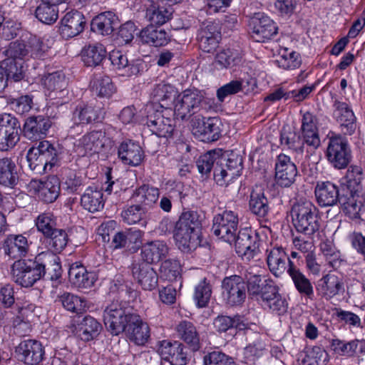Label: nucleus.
<instances>
[{
  "label": "nucleus",
  "mask_w": 365,
  "mask_h": 365,
  "mask_svg": "<svg viewBox=\"0 0 365 365\" xmlns=\"http://www.w3.org/2000/svg\"><path fill=\"white\" fill-rule=\"evenodd\" d=\"M317 118L311 113L304 114L302 121V134L303 140L295 131L290 128H283L281 131L280 141L282 145L289 149L302 151L303 145H307V153H315L319 147V134L317 127Z\"/></svg>",
  "instance_id": "obj_1"
},
{
  "label": "nucleus",
  "mask_w": 365,
  "mask_h": 365,
  "mask_svg": "<svg viewBox=\"0 0 365 365\" xmlns=\"http://www.w3.org/2000/svg\"><path fill=\"white\" fill-rule=\"evenodd\" d=\"M201 217L197 211H183L175 222L173 237L179 249L182 252H190L200 244L199 232Z\"/></svg>",
  "instance_id": "obj_2"
},
{
  "label": "nucleus",
  "mask_w": 365,
  "mask_h": 365,
  "mask_svg": "<svg viewBox=\"0 0 365 365\" xmlns=\"http://www.w3.org/2000/svg\"><path fill=\"white\" fill-rule=\"evenodd\" d=\"M136 314L133 308L125 302L113 301L103 311V322L108 332L118 336L128 327Z\"/></svg>",
  "instance_id": "obj_3"
},
{
  "label": "nucleus",
  "mask_w": 365,
  "mask_h": 365,
  "mask_svg": "<svg viewBox=\"0 0 365 365\" xmlns=\"http://www.w3.org/2000/svg\"><path fill=\"white\" fill-rule=\"evenodd\" d=\"M319 211L310 201H299L295 202L291 209L293 225L298 232L306 235L317 232L319 237Z\"/></svg>",
  "instance_id": "obj_4"
},
{
  "label": "nucleus",
  "mask_w": 365,
  "mask_h": 365,
  "mask_svg": "<svg viewBox=\"0 0 365 365\" xmlns=\"http://www.w3.org/2000/svg\"><path fill=\"white\" fill-rule=\"evenodd\" d=\"M169 103L156 105L148 110L146 124L150 130L160 138H170L175 131L174 112Z\"/></svg>",
  "instance_id": "obj_5"
},
{
  "label": "nucleus",
  "mask_w": 365,
  "mask_h": 365,
  "mask_svg": "<svg viewBox=\"0 0 365 365\" xmlns=\"http://www.w3.org/2000/svg\"><path fill=\"white\" fill-rule=\"evenodd\" d=\"M205 99L201 91L197 89H186L179 94L174 108L176 119L187 120L192 115L202 109H206Z\"/></svg>",
  "instance_id": "obj_6"
},
{
  "label": "nucleus",
  "mask_w": 365,
  "mask_h": 365,
  "mask_svg": "<svg viewBox=\"0 0 365 365\" xmlns=\"http://www.w3.org/2000/svg\"><path fill=\"white\" fill-rule=\"evenodd\" d=\"M43 269L41 268L37 255L34 259H19L11 266V277L17 284L29 288L43 277Z\"/></svg>",
  "instance_id": "obj_7"
},
{
  "label": "nucleus",
  "mask_w": 365,
  "mask_h": 365,
  "mask_svg": "<svg viewBox=\"0 0 365 365\" xmlns=\"http://www.w3.org/2000/svg\"><path fill=\"white\" fill-rule=\"evenodd\" d=\"M222 297L230 307H240L245 302L247 286L243 277L239 275L226 277L222 281Z\"/></svg>",
  "instance_id": "obj_8"
},
{
  "label": "nucleus",
  "mask_w": 365,
  "mask_h": 365,
  "mask_svg": "<svg viewBox=\"0 0 365 365\" xmlns=\"http://www.w3.org/2000/svg\"><path fill=\"white\" fill-rule=\"evenodd\" d=\"M239 218L232 210H225L213 218L212 230L215 235L230 244L238 232Z\"/></svg>",
  "instance_id": "obj_9"
},
{
  "label": "nucleus",
  "mask_w": 365,
  "mask_h": 365,
  "mask_svg": "<svg viewBox=\"0 0 365 365\" xmlns=\"http://www.w3.org/2000/svg\"><path fill=\"white\" fill-rule=\"evenodd\" d=\"M21 124L10 113L0 114V150L6 151L19 141Z\"/></svg>",
  "instance_id": "obj_10"
},
{
  "label": "nucleus",
  "mask_w": 365,
  "mask_h": 365,
  "mask_svg": "<svg viewBox=\"0 0 365 365\" xmlns=\"http://www.w3.org/2000/svg\"><path fill=\"white\" fill-rule=\"evenodd\" d=\"M251 36L257 42H264L277 35L276 23L264 13H255L249 20Z\"/></svg>",
  "instance_id": "obj_11"
},
{
  "label": "nucleus",
  "mask_w": 365,
  "mask_h": 365,
  "mask_svg": "<svg viewBox=\"0 0 365 365\" xmlns=\"http://www.w3.org/2000/svg\"><path fill=\"white\" fill-rule=\"evenodd\" d=\"M114 144L108 132L104 129L92 130L84 135L80 140L78 146L81 147L86 153H98L108 152Z\"/></svg>",
  "instance_id": "obj_12"
},
{
  "label": "nucleus",
  "mask_w": 365,
  "mask_h": 365,
  "mask_svg": "<svg viewBox=\"0 0 365 365\" xmlns=\"http://www.w3.org/2000/svg\"><path fill=\"white\" fill-rule=\"evenodd\" d=\"M326 158L335 168H345L351 160V150L348 143L340 136L330 138L326 151Z\"/></svg>",
  "instance_id": "obj_13"
},
{
  "label": "nucleus",
  "mask_w": 365,
  "mask_h": 365,
  "mask_svg": "<svg viewBox=\"0 0 365 365\" xmlns=\"http://www.w3.org/2000/svg\"><path fill=\"white\" fill-rule=\"evenodd\" d=\"M235 250L243 259L250 261L259 252L260 240L256 233L243 229L235 235Z\"/></svg>",
  "instance_id": "obj_14"
},
{
  "label": "nucleus",
  "mask_w": 365,
  "mask_h": 365,
  "mask_svg": "<svg viewBox=\"0 0 365 365\" xmlns=\"http://www.w3.org/2000/svg\"><path fill=\"white\" fill-rule=\"evenodd\" d=\"M220 120L217 118L196 116L192 119V133L201 141L210 143L221 136Z\"/></svg>",
  "instance_id": "obj_15"
},
{
  "label": "nucleus",
  "mask_w": 365,
  "mask_h": 365,
  "mask_svg": "<svg viewBox=\"0 0 365 365\" xmlns=\"http://www.w3.org/2000/svg\"><path fill=\"white\" fill-rule=\"evenodd\" d=\"M262 306L273 313L283 315L287 311L288 303L279 293L278 287L272 281H265V287L261 299Z\"/></svg>",
  "instance_id": "obj_16"
},
{
  "label": "nucleus",
  "mask_w": 365,
  "mask_h": 365,
  "mask_svg": "<svg viewBox=\"0 0 365 365\" xmlns=\"http://www.w3.org/2000/svg\"><path fill=\"white\" fill-rule=\"evenodd\" d=\"M86 24L85 16L81 12L71 10L61 20L60 34L66 39L75 37L83 31Z\"/></svg>",
  "instance_id": "obj_17"
},
{
  "label": "nucleus",
  "mask_w": 365,
  "mask_h": 365,
  "mask_svg": "<svg viewBox=\"0 0 365 365\" xmlns=\"http://www.w3.org/2000/svg\"><path fill=\"white\" fill-rule=\"evenodd\" d=\"M297 169L289 156L280 154L275 163V181L281 187H289L295 181Z\"/></svg>",
  "instance_id": "obj_18"
},
{
  "label": "nucleus",
  "mask_w": 365,
  "mask_h": 365,
  "mask_svg": "<svg viewBox=\"0 0 365 365\" xmlns=\"http://www.w3.org/2000/svg\"><path fill=\"white\" fill-rule=\"evenodd\" d=\"M19 359L28 365H38L43 358L44 349L42 344L34 339L22 341L16 347Z\"/></svg>",
  "instance_id": "obj_19"
},
{
  "label": "nucleus",
  "mask_w": 365,
  "mask_h": 365,
  "mask_svg": "<svg viewBox=\"0 0 365 365\" xmlns=\"http://www.w3.org/2000/svg\"><path fill=\"white\" fill-rule=\"evenodd\" d=\"M41 81L52 98H63L68 93L66 89L68 81L62 71L45 73L42 76Z\"/></svg>",
  "instance_id": "obj_20"
},
{
  "label": "nucleus",
  "mask_w": 365,
  "mask_h": 365,
  "mask_svg": "<svg viewBox=\"0 0 365 365\" xmlns=\"http://www.w3.org/2000/svg\"><path fill=\"white\" fill-rule=\"evenodd\" d=\"M133 278L143 290L153 291L158 284V275L155 270L145 262L136 263L132 265Z\"/></svg>",
  "instance_id": "obj_21"
},
{
  "label": "nucleus",
  "mask_w": 365,
  "mask_h": 365,
  "mask_svg": "<svg viewBox=\"0 0 365 365\" xmlns=\"http://www.w3.org/2000/svg\"><path fill=\"white\" fill-rule=\"evenodd\" d=\"M109 58L112 65L120 76H131L137 75L143 67L142 60L133 59L129 61L127 56L118 50L111 51Z\"/></svg>",
  "instance_id": "obj_22"
},
{
  "label": "nucleus",
  "mask_w": 365,
  "mask_h": 365,
  "mask_svg": "<svg viewBox=\"0 0 365 365\" xmlns=\"http://www.w3.org/2000/svg\"><path fill=\"white\" fill-rule=\"evenodd\" d=\"M180 342H170L163 340L160 342L158 353L161 358L172 365H185L187 362V353Z\"/></svg>",
  "instance_id": "obj_23"
},
{
  "label": "nucleus",
  "mask_w": 365,
  "mask_h": 365,
  "mask_svg": "<svg viewBox=\"0 0 365 365\" xmlns=\"http://www.w3.org/2000/svg\"><path fill=\"white\" fill-rule=\"evenodd\" d=\"M71 283L78 289H87L92 287L98 279L97 274L88 271L79 262L72 264L68 270Z\"/></svg>",
  "instance_id": "obj_24"
},
{
  "label": "nucleus",
  "mask_w": 365,
  "mask_h": 365,
  "mask_svg": "<svg viewBox=\"0 0 365 365\" xmlns=\"http://www.w3.org/2000/svg\"><path fill=\"white\" fill-rule=\"evenodd\" d=\"M48 117L43 115L31 116L24 125V136L31 140H37L44 138L51 126Z\"/></svg>",
  "instance_id": "obj_25"
},
{
  "label": "nucleus",
  "mask_w": 365,
  "mask_h": 365,
  "mask_svg": "<svg viewBox=\"0 0 365 365\" xmlns=\"http://www.w3.org/2000/svg\"><path fill=\"white\" fill-rule=\"evenodd\" d=\"M333 116L339 123L344 135H351L356 129V117L349 105L335 100Z\"/></svg>",
  "instance_id": "obj_26"
},
{
  "label": "nucleus",
  "mask_w": 365,
  "mask_h": 365,
  "mask_svg": "<svg viewBox=\"0 0 365 365\" xmlns=\"http://www.w3.org/2000/svg\"><path fill=\"white\" fill-rule=\"evenodd\" d=\"M339 203L344 215L356 224L365 220V208L362 201L356 193H351L349 197L342 196Z\"/></svg>",
  "instance_id": "obj_27"
},
{
  "label": "nucleus",
  "mask_w": 365,
  "mask_h": 365,
  "mask_svg": "<svg viewBox=\"0 0 365 365\" xmlns=\"http://www.w3.org/2000/svg\"><path fill=\"white\" fill-rule=\"evenodd\" d=\"M220 38V33L217 25L213 22L203 24L199 29L197 37L200 48L207 53L217 47Z\"/></svg>",
  "instance_id": "obj_28"
},
{
  "label": "nucleus",
  "mask_w": 365,
  "mask_h": 365,
  "mask_svg": "<svg viewBox=\"0 0 365 365\" xmlns=\"http://www.w3.org/2000/svg\"><path fill=\"white\" fill-rule=\"evenodd\" d=\"M118 155L124 164L132 166L140 165L144 156L140 145L131 140L120 143L118 149Z\"/></svg>",
  "instance_id": "obj_29"
},
{
  "label": "nucleus",
  "mask_w": 365,
  "mask_h": 365,
  "mask_svg": "<svg viewBox=\"0 0 365 365\" xmlns=\"http://www.w3.org/2000/svg\"><path fill=\"white\" fill-rule=\"evenodd\" d=\"M174 10L163 0L150 4L146 10V18L150 24L160 26L171 19Z\"/></svg>",
  "instance_id": "obj_30"
},
{
  "label": "nucleus",
  "mask_w": 365,
  "mask_h": 365,
  "mask_svg": "<svg viewBox=\"0 0 365 365\" xmlns=\"http://www.w3.org/2000/svg\"><path fill=\"white\" fill-rule=\"evenodd\" d=\"M169 252V247L163 240H153L142 245L141 257L146 264L158 263Z\"/></svg>",
  "instance_id": "obj_31"
},
{
  "label": "nucleus",
  "mask_w": 365,
  "mask_h": 365,
  "mask_svg": "<svg viewBox=\"0 0 365 365\" xmlns=\"http://www.w3.org/2000/svg\"><path fill=\"white\" fill-rule=\"evenodd\" d=\"M124 332L137 345H144L150 338L148 324L143 322L141 317L137 313Z\"/></svg>",
  "instance_id": "obj_32"
},
{
  "label": "nucleus",
  "mask_w": 365,
  "mask_h": 365,
  "mask_svg": "<svg viewBox=\"0 0 365 365\" xmlns=\"http://www.w3.org/2000/svg\"><path fill=\"white\" fill-rule=\"evenodd\" d=\"M38 197L46 203L54 202L60 193V181L55 175L48 177L43 181H35Z\"/></svg>",
  "instance_id": "obj_33"
},
{
  "label": "nucleus",
  "mask_w": 365,
  "mask_h": 365,
  "mask_svg": "<svg viewBox=\"0 0 365 365\" xmlns=\"http://www.w3.org/2000/svg\"><path fill=\"white\" fill-rule=\"evenodd\" d=\"M139 38L142 43L155 47L165 46L170 41L168 32L153 24L143 28L139 34Z\"/></svg>",
  "instance_id": "obj_34"
},
{
  "label": "nucleus",
  "mask_w": 365,
  "mask_h": 365,
  "mask_svg": "<svg viewBox=\"0 0 365 365\" xmlns=\"http://www.w3.org/2000/svg\"><path fill=\"white\" fill-rule=\"evenodd\" d=\"M37 259L39 260L41 269H43V277L53 280L59 278L61 275V266L59 258L53 252H42L37 255Z\"/></svg>",
  "instance_id": "obj_35"
},
{
  "label": "nucleus",
  "mask_w": 365,
  "mask_h": 365,
  "mask_svg": "<svg viewBox=\"0 0 365 365\" xmlns=\"http://www.w3.org/2000/svg\"><path fill=\"white\" fill-rule=\"evenodd\" d=\"M3 248L6 255L16 259L28 253L29 244L23 235H9L4 242Z\"/></svg>",
  "instance_id": "obj_36"
},
{
  "label": "nucleus",
  "mask_w": 365,
  "mask_h": 365,
  "mask_svg": "<svg viewBox=\"0 0 365 365\" xmlns=\"http://www.w3.org/2000/svg\"><path fill=\"white\" fill-rule=\"evenodd\" d=\"M178 336L187 344L193 351H198L200 348V336L195 325L188 321L180 322L175 328Z\"/></svg>",
  "instance_id": "obj_37"
},
{
  "label": "nucleus",
  "mask_w": 365,
  "mask_h": 365,
  "mask_svg": "<svg viewBox=\"0 0 365 365\" xmlns=\"http://www.w3.org/2000/svg\"><path fill=\"white\" fill-rule=\"evenodd\" d=\"M143 232L135 228H130L115 233L113 236L110 247L113 250L130 248L132 245L140 242Z\"/></svg>",
  "instance_id": "obj_38"
},
{
  "label": "nucleus",
  "mask_w": 365,
  "mask_h": 365,
  "mask_svg": "<svg viewBox=\"0 0 365 365\" xmlns=\"http://www.w3.org/2000/svg\"><path fill=\"white\" fill-rule=\"evenodd\" d=\"M118 24V17L111 11L101 13L93 19L91 30L103 36H108L113 33Z\"/></svg>",
  "instance_id": "obj_39"
},
{
  "label": "nucleus",
  "mask_w": 365,
  "mask_h": 365,
  "mask_svg": "<svg viewBox=\"0 0 365 365\" xmlns=\"http://www.w3.org/2000/svg\"><path fill=\"white\" fill-rule=\"evenodd\" d=\"M314 87V85L311 86H305L299 90L290 91H285L284 88H279L264 98V101L275 102L284 98L285 100L292 98L296 102H300L307 97Z\"/></svg>",
  "instance_id": "obj_40"
},
{
  "label": "nucleus",
  "mask_w": 365,
  "mask_h": 365,
  "mask_svg": "<svg viewBox=\"0 0 365 365\" xmlns=\"http://www.w3.org/2000/svg\"><path fill=\"white\" fill-rule=\"evenodd\" d=\"M268 252L267 262L269 270L275 276H279L284 273L286 269V261L289 259L287 257L285 252L281 247H272Z\"/></svg>",
  "instance_id": "obj_41"
},
{
  "label": "nucleus",
  "mask_w": 365,
  "mask_h": 365,
  "mask_svg": "<svg viewBox=\"0 0 365 365\" xmlns=\"http://www.w3.org/2000/svg\"><path fill=\"white\" fill-rule=\"evenodd\" d=\"M90 86L92 93L100 98H110L115 92L111 78L106 75L94 74Z\"/></svg>",
  "instance_id": "obj_42"
},
{
  "label": "nucleus",
  "mask_w": 365,
  "mask_h": 365,
  "mask_svg": "<svg viewBox=\"0 0 365 365\" xmlns=\"http://www.w3.org/2000/svg\"><path fill=\"white\" fill-rule=\"evenodd\" d=\"M81 205L90 212H96L104 207L102 192L96 187H88L82 195Z\"/></svg>",
  "instance_id": "obj_43"
},
{
  "label": "nucleus",
  "mask_w": 365,
  "mask_h": 365,
  "mask_svg": "<svg viewBox=\"0 0 365 365\" xmlns=\"http://www.w3.org/2000/svg\"><path fill=\"white\" fill-rule=\"evenodd\" d=\"M101 114L99 108L91 105H79L73 112L72 120L76 125L88 124L98 120Z\"/></svg>",
  "instance_id": "obj_44"
},
{
  "label": "nucleus",
  "mask_w": 365,
  "mask_h": 365,
  "mask_svg": "<svg viewBox=\"0 0 365 365\" xmlns=\"http://www.w3.org/2000/svg\"><path fill=\"white\" fill-rule=\"evenodd\" d=\"M176 93L177 90L175 86L165 81L155 83L151 93L152 98L155 101L153 107L161 103H169L170 105Z\"/></svg>",
  "instance_id": "obj_45"
},
{
  "label": "nucleus",
  "mask_w": 365,
  "mask_h": 365,
  "mask_svg": "<svg viewBox=\"0 0 365 365\" xmlns=\"http://www.w3.org/2000/svg\"><path fill=\"white\" fill-rule=\"evenodd\" d=\"M106 51L103 45L96 43L84 47L81 51V59L86 66H99L106 58Z\"/></svg>",
  "instance_id": "obj_46"
},
{
  "label": "nucleus",
  "mask_w": 365,
  "mask_h": 365,
  "mask_svg": "<svg viewBox=\"0 0 365 365\" xmlns=\"http://www.w3.org/2000/svg\"><path fill=\"white\" fill-rule=\"evenodd\" d=\"M101 329V324L96 319L86 316L78 324L76 334L81 340L88 341L98 336Z\"/></svg>",
  "instance_id": "obj_47"
},
{
  "label": "nucleus",
  "mask_w": 365,
  "mask_h": 365,
  "mask_svg": "<svg viewBox=\"0 0 365 365\" xmlns=\"http://www.w3.org/2000/svg\"><path fill=\"white\" fill-rule=\"evenodd\" d=\"M249 209L252 214L265 220L269 211L267 198L262 190H252L249 201Z\"/></svg>",
  "instance_id": "obj_48"
},
{
  "label": "nucleus",
  "mask_w": 365,
  "mask_h": 365,
  "mask_svg": "<svg viewBox=\"0 0 365 365\" xmlns=\"http://www.w3.org/2000/svg\"><path fill=\"white\" fill-rule=\"evenodd\" d=\"M16 166L9 158H0V184L14 187L18 180Z\"/></svg>",
  "instance_id": "obj_49"
},
{
  "label": "nucleus",
  "mask_w": 365,
  "mask_h": 365,
  "mask_svg": "<svg viewBox=\"0 0 365 365\" xmlns=\"http://www.w3.org/2000/svg\"><path fill=\"white\" fill-rule=\"evenodd\" d=\"M35 146L36 149L39 151L41 157L48 165L49 169H51L58 160V156L61 153L59 146L58 145H55L48 140L40 141Z\"/></svg>",
  "instance_id": "obj_50"
},
{
  "label": "nucleus",
  "mask_w": 365,
  "mask_h": 365,
  "mask_svg": "<svg viewBox=\"0 0 365 365\" xmlns=\"http://www.w3.org/2000/svg\"><path fill=\"white\" fill-rule=\"evenodd\" d=\"M56 302L60 303L65 309L75 313L84 312L86 307L83 299L68 292L58 296Z\"/></svg>",
  "instance_id": "obj_51"
},
{
  "label": "nucleus",
  "mask_w": 365,
  "mask_h": 365,
  "mask_svg": "<svg viewBox=\"0 0 365 365\" xmlns=\"http://www.w3.org/2000/svg\"><path fill=\"white\" fill-rule=\"evenodd\" d=\"M35 16L41 22L51 25L54 24L58 17V7L41 1L35 10Z\"/></svg>",
  "instance_id": "obj_52"
},
{
  "label": "nucleus",
  "mask_w": 365,
  "mask_h": 365,
  "mask_svg": "<svg viewBox=\"0 0 365 365\" xmlns=\"http://www.w3.org/2000/svg\"><path fill=\"white\" fill-rule=\"evenodd\" d=\"M212 292V285L206 278H204L195 287L193 299L197 307H206L210 300Z\"/></svg>",
  "instance_id": "obj_53"
},
{
  "label": "nucleus",
  "mask_w": 365,
  "mask_h": 365,
  "mask_svg": "<svg viewBox=\"0 0 365 365\" xmlns=\"http://www.w3.org/2000/svg\"><path fill=\"white\" fill-rule=\"evenodd\" d=\"M0 66H3L6 77L8 79V84L14 82H19L23 79L24 75L23 72L22 62L13 58H6Z\"/></svg>",
  "instance_id": "obj_54"
},
{
  "label": "nucleus",
  "mask_w": 365,
  "mask_h": 365,
  "mask_svg": "<svg viewBox=\"0 0 365 365\" xmlns=\"http://www.w3.org/2000/svg\"><path fill=\"white\" fill-rule=\"evenodd\" d=\"M364 178V175L361 167L354 165L348 168L344 178L351 193H356L361 190Z\"/></svg>",
  "instance_id": "obj_55"
},
{
  "label": "nucleus",
  "mask_w": 365,
  "mask_h": 365,
  "mask_svg": "<svg viewBox=\"0 0 365 365\" xmlns=\"http://www.w3.org/2000/svg\"><path fill=\"white\" fill-rule=\"evenodd\" d=\"M28 54L34 58L43 59L48 51V46L36 36L30 35L26 38Z\"/></svg>",
  "instance_id": "obj_56"
},
{
  "label": "nucleus",
  "mask_w": 365,
  "mask_h": 365,
  "mask_svg": "<svg viewBox=\"0 0 365 365\" xmlns=\"http://www.w3.org/2000/svg\"><path fill=\"white\" fill-rule=\"evenodd\" d=\"M287 272L299 292L309 294L312 292V287L309 279L294 266L292 261H289V267Z\"/></svg>",
  "instance_id": "obj_57"
},
{
  "label": "nucleus",
  "mask_w": 365,
  "mask_h": 365,
  "mask_svg": "<svg viewBox=\"0 0 365 365\" xmlns=\"http://www.w3.org/2000/svg\"><path fill=\"white\" fill-rule=\"evenodd\" d=\"M35 225L44 237L48 236L56 229V217L51 212L41 213L36 218Z\"/></svg>",
  "instance_id": "obj_58"
},
{
  "label": "nucleus",
  "mask_w": 365,
  "mask_h": 365,
  "mask_svg": "<svg viewBox=\"0 0 365 365\" xmlns=\"http://www.w3.org/2000/svg\"><path fill=\"white\" fill-rule=\"evenodd\" d=\"M134 197L138 202L150 206L158 199L159 190L156 187L143 185L136 190Z\"/></svg>",
  "instance_id": "obj_59"
},
{
  "label": "nucleus",
  "mask_w": 365,
  "mask_h": 365,
  "mask_svg": "<svg viewBox=\"0 0 365 365\" xmlns=\"http://www.w3.org/2000/svg\"><path fill=\"white\" fill-rule=\"evenodd\" d=\"M245 281L247 286V292L252 296H259L262 298V293L265 284H262V277L259 274L252 273L251 271H247L245 274Z\"/></svg>",
  "instance_id": "obj_60"
},
{
  "label": "nucleus",
  "mask_w": 365,
  "mask_h": 365,
  "mask_svg": "<svg viewBox=\"0 0 365 365\" xmlns=\"http://www.w3.org/2000/svg\"><path fill=\"white\" fill-rule=\"evenodd\" d=\"M26 160L30 169L37 174L46 173L47 168L49 167L35 146L31 147L28 150Z\"/></svg>",
  "instance_id": "obj_61"
},
{
  "label": "nucleus",
  "mask_w": 365,
  "mask_h": 365,
  "mask_svg": "<svg viewBox=\"0 0 365 365\" xmlns=\"http://www.w3.org/2000/svg\"><path fill=\"white\" fill-rule=\"evenodd\" d=\"M337 187L331 182H325L321 185V206H331L339 201Z\"/></svg>",
  "instance_id": "obj_62"
},
{
  "label": "nucleus",
  "mask_w": 365,
  "mask_h": 365,
  "mask_svg": "<svg viewBox=\"0 0 365 365\" xmlns=\"http://www.w3.org/2000/svg\"><path fill=\"white\" fill-rule=\"evenodd\" d=\"M84 185V179L75 171L67 170L65 173L63 189L68 194L78 193Z\"/></svg>",
  "instance_id": "obj_63"
},
{
  "label": "nucleus",
  "mask_w": 365,
  "mask_h": 365,
  "mask_svg": "<svg viewBox=\"0 0 365 365\" xmlns=\"http://www.w3.org/2000/svg\"><path fill=\"white\" fill-rule=\"evenodd\" d=\"M204 365H236L234 359L221 351L207 352L203 356Z\"/></svg>",
  "instance_id": "obj_64"
}]
</instances>
